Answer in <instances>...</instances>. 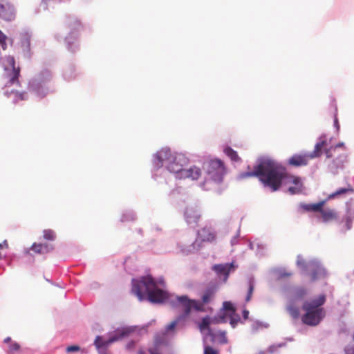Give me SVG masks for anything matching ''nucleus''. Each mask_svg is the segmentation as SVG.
Here are the masks:
<instances>
[{
    "instance_id": "f257e3e1",
    "label": "nucleus",
    "mask_w": 354,
    "mask_h": 354,
    "mask_svg": "<svg viewBox=\"0 0 354 354\" xmlns=\"http://www.w3.org/2000/svg\"><path fill=\"white\" fill-rule=\"evenodd\" d=\"M240 177H258L263 185L270 188L272 192L279 189L283 180L286 184L292 185L288 188L289 193L292 195L301 194L304 189L299 176L288 174L283 165L270 158L261 160L252 171L241 173Z\"/></svg>"
},
{
    "instance_id": "f03ea898",
    "label": "nucleus",
    "mask_w": 354,
    "mask_h": 354,
    "mask_svg": "<svg viewBox=\"0 0 354 354\" xmlns=\"http://www.w3.org/2000/svg\"><path fill=\"white\" fill-rule=\"evenodd\" d=\"M132 292L140 301L147 294L148 300L154 304L163 303L168 298V293L157 287V283L151 275L142 277L140 279H132Z\"/></svg>"
},
{
    "instance_id": "7ed1b4c3",
    "label": "nucleus",
    "mask_w": 354,
    "mask_h": 354,
    "mask_svg": "<svg viewBox=\"0 0 354 354\" xmlns=\"http://www.w3.org/2000/svg\"><path fill=\"white\" fill-rule=\"evenodd\" d=\"M325 302V295H320L317 299L304 301L302 309L306 313L301 317L303 323L311 326L318 325L325 317V310L322 307Z\"/></svg>"
},
{
    "instance_id": "20e7f679",
    "label": "nucleus",
    "mask_w": 354,
    "mask_h": 354,
    "mask_svg": "<svg viewBox=\"0 0 354 354\" xmlns=\"http://www.w3.org/2000/svg\"><path fill=\"white\" fill-rule=\"evenodd\" d=\"M0 61L6 72L4 75L6 79V87L12 86H20L19 76L21 70L19 67L15 66V59L14 57L11 55L5 56L1 57Z\"/></svg>"
},
{
    "instance_id": "39448f33",
    "label": "nucleus",
    "mask_w": 354,
    "mask_h": 354,
    "mask_svg": "<svg viewBox=\"0 0 354 354\" xmlns=\"http://www.w3.org/2000/svg\"><path fill=\"white\" fill-rule=\"evenodd\" d=\"M207 177L212 180L221 183L226 174V168L223 162L220 159H212L203 165Z\"/></svg>"
},
{
    "instance_id": "423d86ee",
    "label": "nucleus",
    "mask_w": 354,
    "mask_h": 354,
    "mask_svg": "<svg viewBox=\"0 0 354 354\" xmlns=\"http://www.w3.org/2000/svg\"><path fill=\"white\" fill-rule=\"evenodd\" d=\"M132 332L133 329L131 328H118L113 333L110 335L108 339L97 336L94 341V344L97 349H105L112 343L129 336Z\"/></svg>"
},
{
    "instance_id": "0eeeda50",
    "label": "nucleus",
    "mask_w": 354,
    "mask_h": 354,
    "mask_svg": "<svg viewBox=\"0 0 354 354\" xmlns=\"http://www.w3.org/2000/svg\"><path fill=\"white\" fill-rule=\"evenodd\" d=\"M174 306L182 310L183 317L189 316L192 309H194L196 311H204V308L199 301L191 299L187 295L176 297Z\"/></svg>"
},
{
    "instance_id": "6e6552de",
    "label": "nucleus",
    "mask_w": 354,
    "mask_h": 354,
    "mask_svg": "<svg viewBox=\"0 0 354 354\" xmlns=\"http://www.w3.org/2000/svg\"><path fill=\"white\" fill-rule=\"evenodd\" d=\"M188 163L189 159L184 154L175 153L167 167L170 172L176 174L177 177L180 178V175L185 169L183 167Z\"/></svg>"
},
{
    "instance_id": "1a4fd4ad",
    "label": "nucleus",
    "mask_w": 354,
    "mask_h": 354,
    "mask_svg": "<svg viewBox=\"0 0 354 354\" xmlns=\"http://www.w3.org/2000/svg\"><path fill=\"white\" fill-rule=\"evenodd\" d=\"M308 266L310 270L309 276L311 281H315L326 276V270L319 262L311 261L308 263Z\"/></svg>"
},
{
    "instance_id": "9d476101",
    "label": "nucleus",
    "mask_w": 354,
    "mask_h": 354,
    "mask_svg": "<svg viewBox=\"0 0 354 354\" xmlns=\"http://www.w3.org/2000/svg\"><path fill=\"white\" fill-rule=\"evenodd\" d=\"M216 234L210 227H204L198 231L196 242L212 243L216 240Z\"/></svg>"
},
{
    "instance_id": "9b49d317",
    "label": "nucleus",
    "mask_w": 354,
    "mask_h": 354,
    "mask_svg": "<svg viewBox=\"0 0 354 354\" xmlns=\"http://www.w3.org/2000/svg\"><path fill=\"white\" fill-rule=\"evenodd\" d=\"M354 220V204L347 203L346 212L343 216L341 223H344L343 231H348L351 229L353 221Z\"/></svg>"
},
{
    "instance_id": "f8f14e48",
    "label": "nucleus",
    "mask_w": 354,
    "mask_h": 354,
    "mask_svg": "<svg viewBox=\"0 0 354 354\" xmlns=\"http://www.w3.org/2000/svg\"><path fill=\"white\" fill-rule=\"evenodd\" d=\"M15 10L12 5L7 1L0 2V17L6 21H12L15 18Z\"/></svg>"
},
{
    "instance_id": "ddd939ff",
    "label": "nucleus",
    "mask_w": 354,
    "mask_h": 354,
    "mask_svg": "<svg viewBox=\"0 0 354 354\" xmlns=\"http://www.w3.org/2000/svg\"><path fill=\"white\" fill-rule=\"evenodd\" d=\"M174 155L171 154V150L168 148H163L158 151L154 160V164L158 167H162L165 162H167V165L171 161Z\"/></svg>"
},
{
    "instance_id": "4468645a",
    "label": "nucleus",
    "mask_w": 354,
    "mask_h": 354,
    "mask_svg": "<svg viewBox=\"0 0 354 354\" xmlns=\"http://www.w3.org/2000/svg\"><path fill=\"white\" fill-rule=\"evenodd\" d=\"M11 86L6 87L4 84L5 92L4 95L13 100L14 103H17L20 100H27V93L25 91H19L14 88H10Z\"/></svg>"
},
{
    "instance_id": "2eb2a0df",
    "label": "nucleus",
    "mask_w": 354,
    "mask_h": 354,
    "mask_svg": "<svg viewBox=\"0 0 354 354\" xmlns=\"http://www.w3.org/2000/svg\"><path fill=\"white\" fill-rule=\"evenodd\" d=\"M310 159L308 154H294L288 159V163L295 167H302L307 165Z\"/></svg>"
},
{
    "instance_id": "dca6fc26",
    "label": "nucleus",
    "mask_w": 354,
    "mask_h": 354,
    "mask_svg": "<svg viewBox=\"0 0 354 354\" xmlns=\"http://www.w3.org/2000/svg\"><path fill=\"white\" fill-rule=\"evenodd\" d=\"M319 212L321 214L322 221L324 223L337 221L338 218V214L333 209L324 208L323 207H321Z\"/></svg>"
},
{
    "instance_id": "f3484780",
    "label": "nucleus",
    "mask_w": 354,
    "mask_h": 354,
    "mask_svg": "<svg viewBox=\"0 0 354 354\" xmlns=\"http://www.w3.org/2000/svg\"><path fill=\"white\" fill-rule=\"evenodd\" d=\"M185 217L186 222L191 224H197L198 222L201 215L199 214L198 210L193 207L187 208L185 212Z\"/></svg>"
},
{
    "instance_id": "a211bd4d",
    "label": "nucleus",
    "mask_w": 354,
    "mask_h": 354,
    "mask_svg": "<svg viewBox=\"0 0 354 354\" xmlns=\"http://www.w3.org/2000/svg\"><path fill=\"white\" fill-rule=\"evenodd\" d=\"M201 176V170L196 166L191 167L189 169H184L180 178H191L192 180H197Z\"/></svg>"
},
{
    "instance_id": "6ab92c4d",
    "label": "nucleus",
    "mask_w": 354,
    "mask_h": 354,
    "mask_svg": "<svg viewBox=\"0 0 354 354\" xmlns=\"http://www.w3.org/2000/svg\"><path fill=\"white\" fill-rule=\"evenodd\" d=\"M233 268L232 263L218 264L213 266V270L220 276L223 275L225 280L228 277L231 269Z\"/></svg>"
},
{
    "instance_id": "aec40b11",
    "label": "nucleus",
    "mask_w": 354,
    "mask_h": 354,
    "mask_svg": "<svg viewBox=\"0 0 354 354\" xmlns=\"http://www.w3.org/2000/svg\"><path fill=\"white\" fill-rule=\"evenodd\" d=\"M325 203V201H319L317 203H300L299 207L305 212H319L321 210V207H323Z\"/></svg>"
},
{
    "instance_id": "412c9836",
    "label": "nucleus",
    "mask_w": 354,
    "mask_h": 354,
    "mask_svg": "<svg viewBox=\"0 0 354 354\" xmlns=\"http://www.w3.org/2000/svg\"><path fill=\"white\" fill-rule=\"evenodd\" d=\"M35 253L46 254L53 250V246L48 243H33L30 248Z\"/></svg>"
},
{
    "instance_id": "4be33fe9",
    "label": "nucleus",
    "mask_w": 354,
    "mask_h": 354,
    "mask_svg": "<svg viewBox=\"0 0 354 354\" xmlns=\"http://www.w3.org/2000/svg\"><path fill=\"white\" fill-rule=\"evenodd\" d=\"M216 293L215 288H207L203 293L201 297V301H200L202 306L204 308V306L209 304L214 299Z\"/></svg>"
},
{
    "instance_id": "5701e85b",
    "label": "nucleus",
    "mask_w": 354,
    "mask_h": 354,
    "mask_svg": "<svg viewBox=\"0 0 354 354\" xmlns=\"http://www.w3.org/2000/svg\"><path fill=\"white\" fill-rule=\"evenodd\" d=\"M326 145V140L325 137H321L319 141L315 145L314 151L308 154L312 158L319 157L322 154V150Z\"/></svg>"
},
{
    "instance_id": "b1692460",
    "label": "nucleus",
    "mask_w": 354,
    "mask_h": 354,
    "mask_svg": "<svg viewBox=\"0 0 354 354\" xmlns=\"http://www.w3.org/2000/svg\"><path fill=\"white\" fill-rule=\"evenodd\" d=\"M338 148H342L343 154L340 156V158H345L344 153L346 151V147L343 142L337 144L335 147H331L329 149H326L325 153L327 158H330L335 156V153Z\"/></svg>"
},
{
    "instance_id": "393cba45",
    "label": "nucleus",
    "mask_w": 354,
    "mask_h": 354,
    "mask_svg": "<svg viewBox=\"0 0 354 354\" xmlns=\"http://www.w3.org/2000/svg\"><path fill=\"white\" fill-rule=\"evenodd\" d=\"M3 342L7 345L10 352H20V345L17 342L12 341L10 337H6Z\"/></svg>"
},
{
    "instance_id": "a878e982",
    "label": "nucleus",
    "mask_w": 354,
    "mask_h": 354,
    "mask_svg": "<svg viewBox=\"0 0 354 354\" xmlns=\"http://www.w3.org/2000/svg\"><path fill=\"white\" fill-rule=\"evenodd\" d=\"M21 45L23 48L24 51L27 53H30V36L26 33L22 35V38L21 40Z\"/></svg>"
},
{
    "instance_id": "bb28decb",
    "label": "nucleus",
    "mask_w": 354,
    "mask_h": 354,
    "mask_svg": "<svg viewBox=\"0 0 354 354\" xmlns=\"http://www.w3.org/2000/svg\"><path fill=\"white\" fill-rule=\"evenodd\" d=\"M66 24L72 32L79 30L82 27L80 21L73 18L68 19Z\"/></svg>"
},
{
    "instance_id": "cd10ccee",
    "label": "nucleus",
    "mask_w": 354,
    "mask_h": 354,
    "mask_svg": "<svg viewBox=\"0 0 354 354\" xmlns=\"http://www.w3.org/2000/svg\"><path fill=\"white\" fill-rule=\"evenodd\" d=\"M224 152L232 161L239 162L241 160L237 152L233 150L231 147H226Z\"/></svg>"
},
{
    "instance_id": "c85d7f7f",
    "label": "nucleus",
    "mask_w": 354,
    "mask_h": 354,
    "mask_svg": "<svg viewBox=\"0 0 354 354\" xmlns=\"http://www.w3.org/2000/svg\"><path fill=\"white\" fill-rule=\"evenodd\" d=\"M210 324H211V319L209 317L207 316L203 318L201 322L199 324V328L201 331L204 330H210Z\"/></svg>"
},
{
    "instance_id": "c756f323",
    "label": "nucleus",
    "mask_w": 354,
    "mask_h": 354,
    "mask_svg": "<svg viewBox=\"0 0 354 354\" xmlns=\"http://www.w3.org/2000/svg\"><path fill=\"white\" fill-rule=\"evenodd\" d=\"M287 310L288 311V313H290V315L294 318V319H297L299 317V308L298 307L295 306L294 304H290L288 306H287Z\"/></svg>"
},
{
    "instance_id": "7c9ffc66",
    "label": "nucleus",
    "mask_w": 354,
    "mask_h": 354,
    "mask_svg": "<svg viewBox=\"0 0 354 354\" xmlns=\"http://www.w3.org/2000/svg\"><path fill=\"white\" fill-rule=\"evenodd\" d=\"M348 192H353V189L351 188H350V187H348V188H339V189H337L334 193L330 194L328 196V198L329 199L334 198L337 197V196H339L340 195L345 194L348 193Z\"/></svg>"
},
{
    "instance_id": "2f4dec72",
    "label": "nucleus",
    "mask_w": 354,
    "mask_h": 354,
    "mask_svg": "<svg viewBox=\"0 0 354 354\" xmlns=\"http://www.w3.org/2000/svg\"><path fill=\"white\" fill-rule=\"evenodd\" d=\"M183 319V316H179L178 317H177L176 319L172 321L169 324H168L166 327H165V331L166 333H169V332H171V331H174L177 324H178V322Z\"/></svg>"
},
{
    "instance_id": "473e14b6",
    "label": "nucleus",
    "mask_w": 354,
    "mask_h": 354,
    "mask_svg": "<svg viewBox=\"0 0 354 354\" xmlns=\"http://www.w3.org/2000/svg\"><path fill=\"white\" fill-rule=\"evenodd\" d=\"M307 293V291L304 288H298L295 290L293 299H302Z\"/></svg>"
},
{
    "instance_id": "72a5a7b5",
    "label": "nucleus",
    "mask_w": 354,
    "mask_h": 354,
    "mask_svg": "<svg viewBox=\"0 0 354 354\" xmlns=\"http://www.w3.org/2000/svg\"><path fill=\"white\" fill-rule=\"evenodd\" d=\"M254 290V283L253 280L250 279L248 281V293H247V295L245 297L246 302H249L251 300Z\"/></svg>"
},
{
    "instance_id": "f704fd0d",
    "label": "nucleus",
    "mask_w": 354,
    "mask_h": 354,
    "mask_svg": "<svg viewBox=\"0 0 354 354\" xmlns=\"http://www.w3.org/2000/svg\"><path fill=\"white\" fill-rule=\"evenodd\" d=\"M43 235L46 240L53 241L55 239V234L52 230H44Z\"/></svg>"
},
{
    "instance_id": "c9c22d12",
    "label": "nucleus",
    "mask_w": 354,
    "mask_h": 354,
    "mask_svg": "<svg viewBox=\"0 0 354 354\" xmlns=\"http://www.w3.org/2000/svg\"><path fill=\"white\" fill-rule=\"evenodd\" d=\"M223 307L225 310L230 311L231 315H234L235 313V308L230 301H224Z\"/></svg>"
},
{
    "instance_id": "e433bc0d",
    "label": "nucleus",
    "mask_w": 354,
    "mask_h": 354,
    "mask_svg": "<svg viewBox=\"0 0 354 354\" xmlns=\"http://www.w3.org/2000/svg\"><path fill=\"white\" fill-rule=\"evenodd\" d=\"M6 40L7 36L0 30V46L3 50L7 48Z\"/></svg>"
},
{
    "instance_id": "4c0bfd02",
    "label": "nucleus",
    "mask_w": 354,
    "mask_h": 354,
    "mask_svg": "<svg viewBox=\"0 0 354 354\" xmlns=\"http://www.w3.org/2000/svg\"><path fill=\"white\" fill-rule=\"evenodd\" d=\"M65 351L67 353L78 352V351L84 352V351L81 350L80 347L77 345H72V346H69L66 347L65 349Z\"/></svg>"
},
{
    "instance_id": "58836bf2",
    "label": "nucleus",
    "mask_w": 354,
    "mask_h": 354,
    "mask_svg": "<svg viewBox=\"0 0 354 354\" xmlns=\"http://www.w3.org/2000/svg\"><path fill=\"white\" fill-rule=\"evenodd\" d=\"M217 351L212 348L211 346H205L203 354H217Z\"/></svg>"
},
{
    "instance_id": "ea45409f",
    "label": "nucleus",
    "mask_w": 354,
    "mask_h": 354,
    "mask_svg": "<svg viewBox=\"0 0 354 354\" xmlns=\"http://www.w3.org/2000/svg\"><path fill=\"white\" fill-rule=\"evenodd\" d=\"M232 315H230V316H231V319H230V324H231V326H232L233 328H234V327L237 325L238 322H239L240 318H239V317H238L237 318H234V317H232Z\"/></svg>"
},
{
    "instance_id": "a19ab883",
    "label": "nucleus",
    "mask_w": 354,
    "mask_h": 354,
    "mask_svg": "<svg viewBox=\"0 0 354 354\" xmlns=\"http://www.w3.org/2000/svg\"><path fill=\"white\" fill-rule=\"evenodd\" d=\"M297 263L298 266H301L304 270L308 269V263L306 264L303 259H298Z\"/></svg>"
},
{
    "instance_id": "79ce46f5",
    "label": "nucleus",
    "mask_w": 354,
    "mask_h": 354,
    "mask_svg": "<svg viewBox=\"0 0 354 354\" xmlns=\"http://www.w3.org/2000/svg\"><path fill=\"white\" fill-rule=\"evenodd\" d=\"M8 248V243L6 240L3 241V243H0V249Z\"/></svg>"
},
{
    "instance_id": "37998d69",
    "label": "nucleus",
    "mask_w": 354,
    "mask_h": 354,
    "mask_svg": "<svg viewBox=\"0 0 354 354\" xmlns=\"http://www.w3.org/2000/svg\"><path fill=\"white\" fill-rule=\"evenodd\" d=\"M281 346H282V345H281V344H279V345H277V346H275V345L272 346H270V351L271 353H273V352H274V351H277V347H281Z\"/></svg>"
},
{
    "instance_id": "c03bdc74",
    "label": "nucleus",
    "mask_w": 354,
    "mask_h": 354,
    "mask_svg": "<svg viewBox=\"0 0 354 354\" xmlns=\"http://www.w3.org/2000/svg\"><path fill=\"white\" fill-rule=\"evenodd\" d=\"M248 316H249V311L248 310H244L243 311V317L244 319H247L248 318Z\"/></svg>"
},
{
    "instance_id": "a18cd8bd",
    "label": "nucleus",
    "mask_w": 354,
    "mask_h": 354,
    "mask_svg": "<svg viewBox=\"0 0 354 354\" xmlns=\"http://www.w3.org/2000/svg\"><path fill=\"white\" fill-rule=\"evenodd\" d=\"M221 337H222V340H221V341H222V342H223V343H226V342H227V338H226V337H225V333H222L221 334Z\"/></svg>"
},
{
    "instance_id": "49530a36",
    "label": "nucleus",
    "mask_w": 354,
    "mask_h": 354,
    "mask_svg": "<svg viewBox=\"0 0 354 354\" xmlns=\"http://www.w3.org/2000/svg\"><path fill=\"white\" fill-rule=\"evenodd\" d=\"M134 345H135V342L133 341H131L127 344V348H131L133 347Z\"/></svg>"
},
{
    "instance_id": "de8ad7c7",
    "label": "nucleus",
    "mask_w": 354,
    "mask_h": 354,
    "mask_svg": "<svg viewBox=\"0 0 354 354\" xmlns=\"http://www.w3.org/2000/svg\"><path fill=\"white\" fill-rule=\"evenodd\" d=\"M335 126L336 127V128L338 129H339V123H338V120H337V118H335Z\"/></svg>"
},
{
    "instance_id": "09e8293b",
    "label": "nucleus",
    "mask_w": 354,
    "mask_h": 354,
    "mask_svg": "<svg viewBox=\"0 0 354 354\" xmlns=\"http://www.w3.org/2000/svg\"><path fill=\"white\" fill-rule=\"evenodd\" d=\"M43 74L46 75L47 77L50 76V72L48 71H44Z\"/></svg>"
}]
</instances>
